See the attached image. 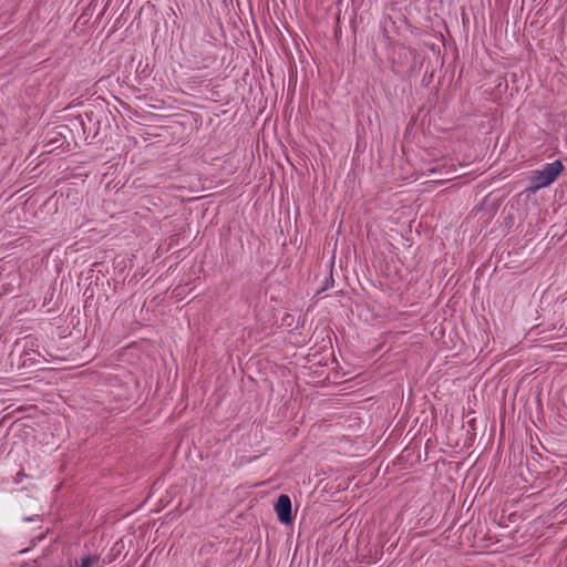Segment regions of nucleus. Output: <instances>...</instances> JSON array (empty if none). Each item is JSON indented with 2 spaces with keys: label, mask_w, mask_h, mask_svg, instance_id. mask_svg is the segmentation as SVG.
Returning a JSON list of instances; mask_svg holds the SVG:
<instances>
[{
  "label": "nucleus",
  "mask_w": 567,
  "mask_h": 567,
  "mask_svg": "<svg viewBox=\"0 0 567 567\" xmlns=\"http://www.w3.org/2000/svg\"><path fill=\"white\" fill-rule=\"evenodd\" d=\"M563 171L564 165L559 159L546 164L542 169L533 172L528 189L534 193L540 188L549 186L557 179Z\"/></svg>",
  "instance_id": "f257e3e1"
},
{
  "label": "nucleus",
  "mask_w": 567,
  "mask_h": 567,
  "mask_svg": "<svg viewBox=\"0 0 567 567\" xmlns=\"http://www.w3.org/2000/svg\"><path fill=\"white\" fill-rule=\"evenodd\" d=\"M413 59V52L404 47L398 45L393 49L391 58V69L398 75H404L412 69L411 60Z\"/></svg>",
  "instance_id": "f03ea898"
},
{
  "label": "nucleus",
  "mask_w": 567,
  "mask_h": 567,
  "mask_svg": "<svg viewBox=\"0 0 567 567\" xmlns=\"http://www.w3.org/2000/svg\"><path fill=\"white\" fill-rule=\"evenodd\" d=\"M102 110H86L82 114H79L78 121L82 127L85 138L92 136L93 138L99 134L100 131V113Z\"/></svg>",
  "instance_id": "7ed1b4c3"
},
{
  "label": "nucleus",
  "mask_w": 567,
  "mask_h": 567,
  "mask_svg": "<svg viewBox=\"0 0 567 567\" xmlns=\"http://www.w3.org/2000/svg\"><path fill=\"white\" fill-rule=\"evenodd\" d=\"M275 512L280 523L288 525L292 522L291 499L287 494H280L275 503Z\"/></svg>",
  "instance_id": "20e7f679"
},
{
  "label": "nucleus",
  "mask_w": 567,
  "mask_h": 567,
  "mask_svg": "<svg viewBox=\"0 0 567 567\" xmlns=\"http://www.w3.org/2000/svg\"><path fill=\"white\" fill-rule=\"evenodd\" d=\"M100 557L96 555H86L81 559V564L79 567H92L94 564L99 563Z\"/></svg>",
  "instance_id": "39448f33"
},
{
  "label": "nucleus",
  "mask_w": 567,
  "mask_h": 567,
  "mask_svg": "<svg viewBox=\"0 0 567 567\" xmlns=\"http://www.w3.org/2000/svg\"><path fill=\"white\" fill-rule=\"evenodd\" d=\"M25 476H27V475H25V473H24L22 470H21V471H19V472L16 474V476H14V483H16V484H20V483L23 481V478H24Z\"/></svg>",
  "instance_id": "423d86ee"
}]
</instances>
